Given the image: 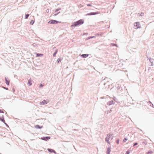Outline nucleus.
<instances>
[{
    "label": "nucleus",
    "instance_id": "nucleus-1",
    "mask_svg": "<svg viewBox=\"0 0 154 154\" xmlns=\"http://www.w3.org/2000/svg\"><path fill=\"white\" fill-rule=\"evenodd\" d=\"M84 23V21L83 19H80L77 21L72 23L70 26V27L72 28L73 27H76L80 26L83 24Z\"/></svg>",
    "mask_w": 154,
    "mask_h": 154
},
{
    "label": "nucleus",
    "instance_id": "nucleus-2",
    "mask_svg": "<svg viewBox=\"0 0 154 154\" xmlns=\"http://www.w3.org/2000/svg\"><path fill=\"white\" fill-rule=\"evenodd\" d=\"M59 21L54 20H49L48 22V23L52 24H57L59 23Z\"/></svg>",
    "mask_w": 154,
    "mask_h": 154
},
{
    "label": "nucleus",
    "instance_id": "nucleus-3",
    "mask_svg": "<svg viewBox=\"0 0 154 154\" xmlns=\"http://www.w3.org/2000/svg\"><path fill=\"white\" fill-rule=\"evenodd\" d=\"M100 13V12L98 11L96 12H91L85 14L86 16H91L96 14H99Z\"/></svg>",
    "mask_w": 154,
    "mask_h": 154
},
{
    "label": "nucleus",
    "instance_id": "nucleus-4",
    "mask_svg": "<svg viewBox=\"0 0 154 154\" xmlns=\"http://www.w3.org/2000/svg\"><path fill=\"white\" fill-rule=\"evenodd\" d=\"M51 138L50 137L47 136V137H41L40 139L42 140L47 141L48 140L50 139Z\"/></svg>",
    "mask_w": 154,
    "mask_h": 154
},
{
    "label": "nucleus",
    "instance_id": "nucleus-5",
    "mask_svg": "<svg viewBox=\"0 0 154 154\" xmlns=\"http://www.w3.org/2000/svg\"><path fill=\"white\" fill-rule=\"evenodd\" d=\"M48 151L51 153H54V154H56V152L53 149L50 148L47 149Z\"/></svg>",
    "mask_w": 154,
    "mask_h": 154
},
{
    "label": "nucleus",
    "instance_id": "nucleus-6",
    "mask_svg": "<svg viewBox=\"0 0 154 154\" xmlns=\"http://www.w3.org/2000/svg\"><path fill=\"white\" fill-rule=\"evenodd\" d=\"M8 79V78H6V77L5 78V82L7 85H9L10 80Z\"/></svg>",
    "mask_w": 154,
    "mask_h": 154
},
{
    "label": "nucleus",
    "instance_id": "nucleus-7",
    "mask_svg": "<svg viewBox=\"0 0 154 154\" xmlns=\"http://www.w3.org/2000/svg\"><path fill=\"white\" fill-rule=\"evenodd\" d=\"M134 26H135L137 27V28H139L140 27V23L139 22H136L135 23H134Z\"/></svg>",
    "mask_w": 154,
    "mask_h": 154
},
{
    "label": "nucleus",
    "instance_id": "nucleus-8",
    "mask_svg": "<svg viewBox=\"0 0 154 154\" xmlns=\"http://www.w3.org/2000/svg\"><path fill=\"white\" fill-rule=\"evenodd\" d=\"M47 103L48 102H47L46 100H44L40 102L39 104L40 105H43L47 104Z\"/></svg>",
    "mask_w": 154,
    "mask_h": 154
},
{
    "label": "nucleus",
    "instance_id": "nucleus-9",
    "mask_svg": "<svg viewBox=\"0 0 154 154\" xmlns=\"http://www.w3.org/2000/svg\"><path fill=\"white\" fill-rule=\"evenodd\" d=\"M35 128H36L37 129H41V128H43V126H41L38 125H35Z\"/></svg>",
    "mask_w": 154,
    "mask_h": 154
},
{
    "label": "nucleus",
    "instance_id": "nucleus-10",
    "mask_svg": "<svg viewBox=\"0 0 154 154\" xmlns=\"http://www.w3.org/2000/svg\"><path fill=\"white\" fill-rule=\"evenodd\" d=\"M89 54H84L81 55V56L83 58H86L88 57Z\"/></svg>",
    "mask_w": 154,
    "mask_h": 154
},
{
    "label": "nucleus",
    "instance_id": "nucleus-11",
    "mask_svg": "<svg viewBox=\"0 0 154 154\" xmlns=\"http://www.w3.org/2000/svg\"><path fill=\"white\" fill-rule=\"evenodd\" d=\"M147 58H148V59H149V60L150 63H152V64H153L154 60L153 59H152L151 57H148L147 56Z\"/></svg>",
    "mask_w": 154,
    "mask_h": 154
},
{
    "label": "nucleus",
    "instance_id": "nucleus-12",
    "mask_svg": "<svg viewBox=\"0 0 154 154\" xmlns=\"http://www.w3.org/2000/svg\"><path fill=\"white\" fill-rule=\"evenodd\" d=\"M32 80L31 79H30L28 80V84L29 86H31L32 85Z\"/></svg>",
    "mask_w": 154,
    "mask_h": 154
},
{
    "label": "nucleus",
    "instance_id": "nucleus-13",
    "mask_svg": "<svg viewBox=\"0 0 154 154\" xmlns=\"http://www.w3.org/2000/svg\"><path fill=\"white\" fill-rule=\"evenodd\" d=\"M111 148L110 147H109L107 149L106 151V154H110L111 152Z\"/></svg>",
    "mask_w": 154,
    "mask_h": 154
},
{
    "label": "nucleus",
    "instance_id": "nucleus-14",
    "mask_svg": "<svg viewBox=\"0 0 154 154\" xmlns=\"http://www.w3.org/2000/svg\"><path fill=\"white\" fill-rule=\"evenodd\" d=\"M63 58H59L57 61L56 63H57V64L60 63L61 61L62 60Z\"/></svg>",
    "mask_w": 154,
    "mask_h": 154
},
{
    "label": "nucleus",
    "instance_id": "nucleus-15",
    "mask_svg": "<svg viewBox=\"0 0 154 154\" xmlns=\"http://www.w3.org/2000/svg\"><path fill=\"white\" fill-rule=\"evenodd\" d=\"M113 104V100H111L110 101H109L107 103V104L108 105H111Z\"/></svg>",
    "mask_w": 154,
    "mask_h": 154
},
{
    "label": "nucleus",
    "instance_id": "nucleus-16",
    "mask_svg": "<svg viewBox=\"0 0 154 154\" xmlns=\"http://www.w3.org/2000/svg\"><path fill=\"white\" fill-rule=\"evenodd\" d=\"M36 57H42L43 54H42L36 53Z\"/></svg>",
    "mask_w": 154,
    "mask_h": 154
},
{
    "label": "nucleus",
    "instance_id": "nucleus-17",
    "mask_svg": "<svg viewBox=\"0 0 154 154\" xmlns=\"http://www.w3.org/2000/svg\"><path fill=\"white\" fill-rule=\"evenodd\" d=\"M109 138L108 137H106L105 139V141L109 144H110V143L109 141Z\"/></svg>",
    "mask_w": 154,
    "mask_h": 154
},
{
    "label": "nucleus",
    "instance_id": "nucleus-18",
    "mask_svg": "<svg viewBox=\"0 0 154 154\" xmlns=\"http://www.w3.org/2000/svg\"><path fill=\"white\" fill-rule=\"evenodd\" d=\"M58 51V50L57 49L55 51V52H54V53L53 54V56L54 57H55L56 56V54L57 53Z\"/></svg>",
    "mask_w": 154,
    "mask_h": 154
},
{
    "label": "nucleus",
    "instance_id": "nucleus-19",
    "mask_svg": "<svg viewBox=\"0 0 154 154\" xmlns=\"http://www.w3.org/2000/svg\"><path fill=\"white\" fill-rule=\"evenodd\" d=\"M0 121H1L3 123H5V121L4 119V118H1V117H0Z\"/></svg>",
    "mask_w": 154,
    "mask_h": 154
},
{
    "label": "nucleus",
    "instance_id": "nucleus-20",
    "mask_svg": "<svg viewBox=\"0 0 154 154\" xmlns=\"http://www.w3.org/2000/svg\"><path fill=\"white\" fill-rule=\"evenodd\" d=\"M153 153V151L152 150L149 151L148 152H146V154H152Z\"/></svg>",
    "mask_w": 154,
    "mask_h": 154
},
{
    "label": "nucleus",
    "instance_id": "nucleus-21",
    "mask_svg": "<svg viewBox=\"0 0 154 154\" xmlns=\"http://www.w3.org/2000/svg\"><path fill=\"white\" fill-rule=\"evenodd\" d=\"M95 37H96L95 36H90V37H89L87 38H86V39L87 40H88V39H90L91 38H95Z\"/></svg>",
    "mask_w": 154,
    "mask_h": 154
},
{
    "label": "nucleus",
    "instance_id": "nucleus-22",
    "mask_svg": "<svg viewBox=\"0 0 154 154\" xmlns=\"http://www.w3.org/2000/svg\"><path fill=\"white\" fill-rule=\"evenodd\" d=\"M113 99L116 102H119L118 101V99L115 97H113Z\"/></svg>",
    "mask_w": 154,
    "mask_h": 154
},
{
    "label": "nucleus",
    "instance_id": "nucleus-23",
    "mask_svg": "<svg viewBox=\"0 0 154 154\" xmlns=\"http://www.w3.org/2000/svg\"><path fill=\"white\" fill-rule=\"evenodd\" d=\"M35 22V21L33 20H32L30 22V24L32 25L34 24Z\"/></svg>",
    "mask_w": 154,
    "mask_h": 154
},
{
    "label": "nucleus",
    "instance_id": "nucleus-24",
    "mask_svg": "<svg viewBox=\"0 0 154 154\" xmlns=\"http://www.w3.org/2000/svg\"><path fill=\"white\" fill-rule=\"evenodd\" d=\"M138 14L139 16H142L144 15V13L143 12H141L140 13H138Z\"/></svg>",
    "mask_w": 154,
    "mask_h": 154
},
{
    "label": "nucleus",
    "instance_id": "nucleus-25",
    "mask_svg": "<svg viewBox=\"0 0 154 154\" xmlns=\"http://www.w3.org/2000/svg\"><path fill=\"white\" fill-rule=\"evenodd\" d=\"M32 45L33 47H36L38 46V44L36 43H34L32 44Z\"/></svg>",
    "mask_w": 154,
    "mask_h": 154
},
{
    "label": "nucleus",
    "instance_id": "nucleus-26",
    "mask_svg": "<svg viewBox=\"0 0 154 154\" xmlns=\"http://www.w3.org/2000/svg\"><path fill=\"white\" fill-rule=\"evenodd\" d=\"M29 14H25V19H27L28 18V17H29Z\"/></svg>",
    "mask_w": 154,
    "mask_h": 154
},
{
    "label": "nucleus",
    "instance_id": "nucleus-27",
    "mask_svg": "<svg viewBox=\"0 0 154 154\" xmlns=\"http://www.w3.org/2000/svg\"><path fill=\"white\" fill-rule=\"evenodd\" d=\"M61 10V8H58L57 9H56L55 10V13L56 12H57L58 11H59Z\"/></svg>",
    "mask_w": 154,
    "mask_h": 154
},
{
    "label": "nucleus",
    "instance_id": "nucleus-28",
    "mask_svg": "<svg viewBox=\"0 0 154 154\" xmlns=\"http://www.w3.org/2000/svg\"><path fill=\"white\" fill-rule=\"evenodd\" d=\"M103 33H97L96 34L97 35H98V36H101V35H103Z\"/></svg>",
    "mask_w": 154,
    "mask_h": 154
},
{
    "label": "nucleus",
    "instance_id": "nucleus-29",
    "mask_svg": "<svg viewBox=\"0 0 154 154\" xmlns=\"http://www.w3.org/2000/svg\"><path fill=\"white\" fill-rule=\"evenodd\" d=\"M119 138H117L116 140V143L118 144L119 143Z\"/></svg>",
    "mask_w": 154,
    "mask_h": 154
},
{
    "label": "nucleus",
    "instance_id": "nucleus-30",
    "mask_svg": "<svg viewBox=\"0 0 154 154\" xmlns=\"http://www.w3.org/2000/svg\"><path fill=\"white\" fill-rule=\"evenodd\" d=\"M60 13V12H57V13H55L53 15V16H55L57 15L58 14H59V13Z\"/></svg>",
    "mask_w": 154,
    "mask_h": 154
},
{
    "label": "nucleus",
    "instance_id": "nucleus-31",
    "mask_svg": "<svg viewBox=\"0 0 154 154\" xmlns=\"http://www.w3.org/2000/svg\"><path fill=\"white\" fill-rule=\"evenodd\" d=\"M130 152V150H128L126 151L125 154H129Z\"/></svg>",
    "mask_w": 154,
    "mask_h": 154
},
{
    "label": "nucleus",
    "instance_id": "nucleus-32",
    "mask_svg": "<svg viewBox=\"0 0 154 154\" xmlns=\"http://www.w3.org/2000/svg\"><path fill=\"white\" fill-rule=\"evenodd\" d=\"M111 45L112 46H114L116 47L118 46L117 44L115 43H111Z\"/></svg>",
    "mask_w": 154,
    "mask_h": 154
},
{
    "label": "nucleus",
    "instance_id": "nucleus-33",
    "mask_svg": "<svg viewBox=\"0 0 154 154\" xmlns=\"http://www.w3.org/2000/svg\"><path fill=\"white\" fill-rule=\"evenodd\" d=\"M138 144V143L137 142H136L133 143V146H135L137 145Z\"/></svg>",
    "mask_w": 154,
    "mask_h": 154
},
{
    "label": "nucleus",
    "instance_id": "nucleus-34",
    "mask_svg": "<svg viewBox=\"0 0 154 154\" xmlns=\"http://www.w3.org/2000/svg\"><path fill=\"white\" fill-rule=\"evenodd\" d=\"M2 88H3L6 90H8V88L7 87H5L3 86H2Z\"/></svg>",
    "mask_w": 154,
    "mask_h": 154
},
{
    "label": "nucleus",
    "instance_id": "nucleus-35",
    "mask_svg": "<svg viewBox=\"0 0 154 154\" xmlns=\"http://www.w3.org/2000/svg\"><path fill=\"white\" fill-rule=\"evenodd\" d=\"M127 140V139L126 138H125L123 140V142H125Z\"/></svg>",
    "mask_w": 154,
    "mask_h": 154
},
{
    "label": "nucleus",
    "instance_id": "nucleus-36",
    "mask_svg": "<svg viewBox=\"0 0 154 154\" xmlns=\"http://www.w3.org/2000/svg\"><path fill=\"white\" fill-rule=\"evenodd\" d=\"M112 135H113L112 134H111L110 136L108 137L109 138V139L110 138H111V139H113V136Z\"/></svg>",
    "mask_w": 154,
    "mask_h": 154
},
{
    "label": "nucleus",
    "instance_id": "nucleus-37",
    "mask_svg": "<svg viewBox=\"0 0 154 154\" xmlns=\"http://www.w3.org/2000/svg\"><path fill=\"white\" fill-rule=\"evenodd\" d=\"M112 109H110L109 110H108L107 111V113L108 114V113H111L112 112Z\"/></svg>",
    "mask_w": 154,
    "mask_h": 154
},
{
    "label": "nucleus",
    "instance_id": "nucleus-38",
    "mask_svg": "<svg viewBox=\"0 0 154 154\" xmlns=\"http://www.w3.org/2000/svg\"><path fill=\"white\" fill-rule=\"evenodd\" d=\"M44 86V84H43L42 83H41L40 84L39 86H40V87H41V88L43 86Z\"/></svg>",
    "mask_w": 154,
    "mask_h": 154
},
{
    "label": "nucleus",
    "instance_id": "nucleus-39",
    "mask_svg": "<svg viewBox=\"0 0 154 154\" xmlns=\"http://www.w3.org/2000/svg\"><path fill=\"white\" fill-rule=\"evenodd\" d=\"M121 88V86H118L117 87V88L118 90H119Z\"/></svg>",
    "mask_w": 154,
    "mask_h": 154
},
{
    "label": "nucleus",
    "instance_id": "nucleus-40",
    "mask_svg": "<svg viewBox=\"0 0 154 154\" xmlns=\"http://www.w3.org/2000/svg\"><path fill=\"white\" fill-rule=\"evenodd\" d=\"M150 103L151 104H150V106H152V107H153V104L151 102H150Z\"/></svg>",
    "mask_w": 154,
    "mask_h": 154
},
{
    "label": "nucleus",
    "instance_id": "nucleus-41",
    "mask_svg": "<svg viewBox=\"0 0 154 154\" xmlns=\"http://www.w3.org/2000/svg\"><path fill=\"white\" fill-rule=\"evenodd\" d=\"M4 123L5 125H6V127H7L8 128L9 127L8 125L5 122V123Z\"/></svg>",
    "mask_w": 154,
    "mask_h": 154
},
{
    "label": "nucleus",
    "instance_id": "nucleus-42",
    "mask_svg": "<svg viewBox=\"0 0 154 154\" xmlns=\"http://www.w3.org/2000/svg\"><path fill=\"white\" fill-rule=\"evenodd\" d=\"M142 143H143V144H144L145 145H146V141H144L143 142H142Z\"/></svg>",
    "mask_w": 154,
    "mask_h": 154
},
{
    "label": "nucleus",
    "instance_id": "nucleus-43",
    "mask_svg": "<svg viewBox=\"0 0 154 154\" xmlns=\"http://www.w3.org/2000/svg\"><path fill=\"white\" fill-rule=\"evenodd\" d=\"M87 5L88 6H90V7H91V6H92L91 4H88Z\"/></svg>",
    "mask_w": 154,
    "mask_h": 154
},
{
    "label": "nucleus",
    "instance_id": "nucleus-44",
    "mask_svg": "<svg viewBox=\"0 0 154 154\" xmlns=\"http://www.w3.org/2000/svg\"><path fill=\"white\" fill-rule=\"evenodd\" d=\"M4 113V112L1 109H0V113Z\"/></svg>",
    "mask_w": 154,
    "mask_h": 154
},
{
    "label": "nucleus",
    "instance_id": "nucleus-45",
    "mask_svg": "<svg viewBox=\"0 0 154 154\" xmlns=\"http://www.w3.org/2000/svg\"><path fill=\"white\" fill-rule=\"evenodd\" d=\"M110 135L111 134H107V137H109L110 136Z\"/></svg>",
    "mask_w": 154,
    "mask_h": 154
},
{
    "label": "nucleus",
    "instance_id": "nucleus-46",
    "mask_svg": "<svg viewBox=\"0 0 154 154\" xmlns=\"http://www.w3.org/2000/svg\"><path fill=\"white\" fill-rule=\"evenodd\" d=\"M12 91H13L14 92H15V89H14V88H12Z\"/></svg>",
    "mask_w": 154,
    "mask_h": 154
},
{
    "label": "nucleus",
    "instance_id": "nucleus-47",
    "mask_svg": "<svg viewBox=\"0 0 154 154\" xmlns=\"http://www.w3.org/2000/svg\"><path fill=\"white\" fill-rule=\"evenodd\" d=\"M106 79H108V78L106 77H105V78L103 79V80H105Z\"/></svg>",
    "mask_w": 154,
    "mask_h": 154
},
{
    "label": "nucleus",
    "instance_id": "nucleus-48",
    "mask_svg": "<svg viewBox=\"0 0 154 154\" xmlns=\"http://www.w3.org/2000/svg\"><path fill=\"white\" fill-rule=\"evenodd\" d=\"M1 118H4V115H2V116L1 117Z\"/></svg>",
    "mask_w": 154,
    "mask_h": 154
},
{
    "label": "nucleus",
    "instance_id": "nucleus-49",
    "mask_svg": "<svg viewBox=\"0 0 154 154\" xmlns=\"http://www.w3.org/2000/svg\"><path fill=\"white\" fill-rule=\"evenodd\" d=\"M49 9H47V10H46V12H49Z\"/></svg>",
    "mask_w": 154,
    "mask_h": 154
},
{
    "label": "nucleus",
    "instance_id": "nucleus-50",
    "mask_svg": "<svg viewBox=\"0 0 154 154\" xmlns=\"http://www.w3.org/2000/svg\"><path fill=\"white\" fill-rule=\"evenodd\" d=\"M134 49V50H133V51H135V50H136V49H135V48H134V49Z\"/></svg>",
    "mask_w": 154,
    "mask_h": 154
},
{
    "label": "nucleus",
    "instance_id": "nucleus-51",
    "mask_svg": "<svg viewBox=\"0 0 154 154\" xmlns=\"http://www.w3.org/2000/svg\"><path fill=\"white\" fill-rule=\"evenodd\" d=\"M88 33H85L84 34V35H88Z\"/></svg>",
    "mask_w": 154,
    "mask_h": 154
},
{
    "label": "nucleus",
    "instance_id": "nucleus-52",
    "mask_svg": "<svg viewBox=\"0 0 154 154\" xmlns=\"http://www.w3.org/2000/svg\"><path fill=\"white\" fill-rule=\"evenodd\" d=\"M153 64H152V63H151V64L150 65V66H153Z\"/></svg>",
    "mask_w": 154,
    "mask_h": 154
},
{
    "label": "nucleus",
    "instance_id": "nucleus-53",
    "mask_svg": "<svg viewBox=\"0 0 154 154\" xmlns=\"http://www.w3.org/2000/svg\"><path fill=\"white\" fill-rule=\"evenodd\" d=\"M73 130H75V131H78L76 129H74Z\"/></svg>",
    "mask_w": 154,
    "mask_h": 154
},
{
    "label": "nucleus",
    "instance_id": "nucleus-54",
    "mask_svg": "<svg viewBox=\"0 0 154 154\" xmlns=\"http://www.w3.org/2000/svg\"><path fill=\"white\" fill-rule=\"evenodd\" d=\"M150 102H151L150 101H149V103H150Z\"/></svg>",
    "mask_w": 154,
    "mask_h": 154
}]
</instances>
